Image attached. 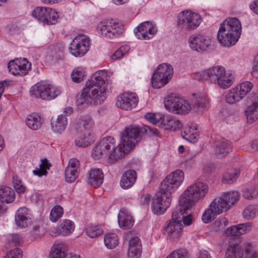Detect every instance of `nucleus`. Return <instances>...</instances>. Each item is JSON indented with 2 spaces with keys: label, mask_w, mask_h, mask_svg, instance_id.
Listing matches in <instances>:
<instances>
[{
  "label": "nucleus",
  "mask_w": 258,
  "mask_h": 258,
  "mask_svg": "<svg viewBox=\"0 0 258 258\" xmlns=\"http://www.w3.org/2000/svg\"><path fill=\"white\" fill-rule=\"evenodd\" d=\"M139 127L130 126L126 128L121 137V142L115 148L114 139L111 137L103 138L93 150V156L96 159L108 156L109 162L113 163L124 156L130 148L140 140Z\"/></svg>",
  "instance_id": "1"
},
{
  "label": "nucleus",
  "mask_w": 258,
  "mask_h": 258,
  "mask_svg": "<svg viewBox=\"0 0 258 258\" xmlns=\"http://www.w3.org/2000/svg\"><path fill=\"white\" fill-rule=\"evenodd\" d=\"M106 73L98 71L94 73L86 82L82 93L76 96L78 104H97L103 102L106 98L108 84Z\"/></svg>",
  "instance_id": "2"
},
{
  "label": "nucleus",
  "mask_w": 258,
  "mask_h": 258,
  "mask_svg": "<svg viewBox=\"0 0 258 258\" xmlns=\"http://www.w3.org/2000/svg\"><path fill=\"white\" fill-rule=\"evenodd\" d=\"M241 33V25L239 20L235 18H229L221 24L217 39L223 46L229 47L235 44Z\"/></svg>",
  "instance_id": "3"
},
{
  "label": "nucleus",
  "mask_w": 258,
  "mask_h": 258,
  "mask_svg": "<svg viewBox=\"0 0 258 258\" xmlns=\"http://www.w3.org/2000/svg\"><path fill=\"white\" fill-rule=\"evenodd\" d=\"M200 79L209 80L211 83L217 84L222 89H227L233 84L232 74L226 72L222 66H216L207 69L199 75Z\"/></svg>",
  "instance_id": "4"
},
{
  "label": "nucleus",
  "mask_w": 258,
  "mask_h": 258,
  "mask_svg": "<svg viewBox=\"0 0 258 258\" xmlns=\"http://www.w3.org/2000/svg\"><path fill=\"white\" fill-rule=\"evenodd\" d=\"M209 190L208 185L204 182L198 181L190 185L184 191L180 197V203L187 204L191 207L196 203L204 199Z\"/></svg>",
  "instance_id": "5"
},
{
  "label": "nucleus",
  "mask_w": 258,
  "mask_h": 258,
  "mask_svg": "<svg viewBox=\"0 0 258 258\" xmlns=\"http://www.w3.org/2000/svg\"><path fill=\"white\" fill-rule=\"evenodd\" d=\"M240 198V194L237 191L225 193L216 198L210 205L217 214H220L229 210Z\"/></svg>",
  "instance_id": "6"
},
{
  "label": "nucleus",
  "mask_w": 258,
  "mask_h": 258,
  "mask_svg": "<svg viewBox=\"0 0 258 258\" xmlns=\"http://www.w3.org/2000/svg\"><path fill=\"white\" fill-rule=\"evenodd\" d=\"M173 74V68L170 64L166 63L160 64L152 75V87L155 89L163 87L171 79Z\"/></svg>",
  "instance_id": "7"
},
{
  "label": "nucleus",
  "mask_w": 258,
  "mask_h": 258,
  "mask_svg": "<svg viewBox=\"0 0 258 258\" xmlns=\"http://www.w3.org/2000/svg\"><path fill=\"white\" fill-rule=\"evenodd\" d=\"M124 30L123 25L113 19L104 20L97 26L98 33L109 39L118 36Z\"/></svg>",
  "instance_id": "8"
},
{
  "label": "nucleus",
  "mask_w": 258,
  "mask_h": 258,
  "mask_svg": "<svg viewBox=\"0 0 258 258\" xmlns=\"http://www.w3.org/2000/svg\"><path fill=\"white\" fill-rule=\"evenodd\" d=\"M60 93V90L55 86L42 81L35 84L31 90V96L48 100L55 98Z\"/></svg>",
  "instance_id": "9"
},
{
  "label": "nucleus",
  "mask_w": 258,
  "mask_h": 258,
  "mask_svg": "<svg viewBox=\"0 0 258 258\" xmlns=\"http://www.w3.org/2000/svg\"><path fill=\"white\" fill-rule=\"evenodd\" d=\"M202 20L199 14L190 10H184L178 15V24L184 30H195L199 26Z\"/></svg>",
  "instance_id": "10"
},
{
  "label": "nucleus",
  "mask_w": 258,
  "mask_h": 258,
  "mask_svg": "<svg viewBox=\"0 0 258 258\" xmlns=\"http://www.w3.org/2000/svg\"><path fill=\"white\" fill-rule=\"evenodd\" d=\"M184 179L183 172L177 169L168 175L160 184L161 191L172 195L181 184Z\"/></svg>",
  "instance_id": "11"
},
{
  "label": "nucleus",
  "mask_w": 258,
  "mask_h": 258,
  "mask_svg": "<svg viewBox=\"0 0 258 258\" xmlns=\"http://www.w3.org/2000/svg\"><path fill=\"white\" fill-rule=\"evenodd\" d=\"M172 200V196L164 191L157 192L152 198L151 210L156 215L164 214L169 207Z\"/></svg>",
  "instance_id": "12"
},
{
  "label": "nucleus",
  "mask_w": 258,
  "mask_h": 258,
  "mask_svg": "<svg viewBox=\"0 0 258 258\" xmlns=\"http://www.w3.org/2000/svg\"><path fill=\"white\" fill-rule=\"evenodd\" d=\"M32 16L48 25L56 24L58 18V14L55 10L42 7L35 8L32 12Z\"/></svg>",
  "instance_id": "13"
},
{
  "label": "nucleus",
  "mask_w": 258,
  "mask_h": 258,
  "mask_svg": "<svg viewBox=\"0 0 258 258\" xmlns=\"http://www.w3.org/2000/svg\"><path fill=\"white\" fill-rule=\"evenodd\" d=\"M70 48V52L75 56L84 55L89 49V39L84 35L79 34L73 40Z\"/></svg>",
  "instance_id": "14"
},
{
  "label": "nucleus",
  "mask_w": 258,
  "mask_h": 258,
  "mask_svg": "<svg viewBox=\"0 0 258 258\" xmlns=\"http://www.w3.org/2000/svg\"><path fill=\"white\" fill-rule=\"evenodd\" d=\"M9 71L15 76L26 75L31 69V63L25 58L10 61L8 65Z\"/></svg>",
  "instance_id": "15"
},
{
  "label": "nucleus",
  "mask_w": 258,
  "mask_h": 258,
  "mask_svg": "<svg viewBox=\"0 0 258 258\" xmlns=\"http://www.w3.org/2000/svg\"><path fill=\"white\" fill-rule=\"evenodd\" d=\"M134 31L136 37L139 39L149 40L156 34L157 28L153 22L145 21L139 25Z\"/></svg>",
  "instance_id": "16"
},
{
  "label": "nucleus",
  "mask_w": 258,
  "mask_h": 258,
  "mask_svg": "<svg viewBox=\"0 0 258 258\" xmlns=\"http://www.w3.org/2000/svg\"><path fill=\"white\" fill-rule=\"evenodd\" d=\"M138 101V97L136 93H124L116 98L115 105L122 109L129 110L136 107Z\"/></svg>",
  "instance_id": "17"
},
{
  "label": "nucleus",
  "mask_w": 258,
  "mask_h": 258,
  "mask_svg": "<svg viewBox=\"0 0 258 258\" xmlns=\"http://www.w3.org/2000/svg\"><path fill=\"white\" fill-rule=\"evenodd\" d=\"M189 47L194 50L204 51L211 45L212 40L205 36L195 34L191 35L188 39Z\"/></svg>",
  "instance_id": "18"
},
{
  "label": "nucleus",
  "mask_w": 258,
  "mask_h": 258,
  "mask_svg": "<svg viewBox=\"0 0 258 258\" xmlns=\"http://www.w3.org/2000/svg\"><path fill=\"white\" fill-rule=\"evenodd\" d=\"M182 230V223L168 221L164 227L163 234L168 239L174 241L178 239L181 236Z\"/></svg>",
  "instance_id": "19"
},
{
  "label": "nucleus",
  "mask_w": 258,
  "mask_h": 258,
  "mask_svg": "<svg viewBox=\"0 0 258 258\" xmlns=\"http://www.w3.org/2000/svg\"><path fill=\"white\" fill-rule=\"evenodd\" d=\"M15 221L17 225L21 228H26L32 223V216L29 209L26 207L20 208L15 214Z\"/></svg>",
  "instance_id": "20"
},
{
  "label": "nucleus",
  "mask_w": 258,
  "mask_h": 258,
  "mask_svg": "<svg viewBox=\"0 0 258 258\" xmlns=\"http://www.w3.org/2000/svg\"><path fill=\"white\" fill-rule=\"evenodd\" d=\"M118 222L120 227L123 229H129L134 224V220L130 211L122 209L118 215Z\"/></svg>",
  "instance_id": "21"
},
{
  "label": "nucleus",
  "mask_w": 258,
  "mask_h": 258,
  "mask_svg": "<svg viewBox=\"0 0 258 258\" xmlns=\"http://www.w3.org/2000/svg\"><path fill=\"white\" fill-rule=\"evenodd\" d=\"M142 252V244L138 237H134L129 241L128 249V258H140Z\"/></svg>",
  "instance_id": "22"
},
{
  "label": "nucleus",
  "mask_w": 258,
  "mask_h": 258,
  "mask_svg": "<svg viewBox=\"0 0 258 258\" xmlns=\"http://www.w3.org/2000/svg\"><path fill=\"white\" fill-rule=\"evenodd\" d=\"M231 151L230 143L226 140H222L216 142L214 153L218 158L226 156Z\"/></svg>",
  "instance_id": "23"
},
{
  "label": "nucleus",
  "mask_w": 258,
  "mask_h": 258,
  "mask_svg": "<svg viewBox=\"0 0 258 258\" xmlns=\"http://www.w3.org/2000/svg\"><path fill=\"white\" fill-rule=\"evenodd\" d=\"M104 174L100 169H91L88 172V182L93 187H97L103 182Z\"/></svg>",
  "instance_id": "24"
},
{
  "label": "nucleus",
  "mask_w": 258,
  "mask_h": 258,
  "mask_svg": "<svg viewBox=\"0 0 258 258\" xmlns=\"http://www.w3.org/2000/svg\"><path fill=\"white\" fill-rule=\"evenodd\" d=\"M136 179V172L134 170H128L122 175L120 185L123 189L129 188L134 185Z\"/></svg>",
  "instance_id": "25"
},
{
  "label": "nucleus",
  "mask_w": 258,
  "mask_h": 258,
  "mask_svg": "<svg viewBox=\"0 0 258 258\" xmlns=\"http://www.w3.org/2000/svg\"><path fill=\"white\" fill-rule=\"evenodd\" d=\"M182 126L180 120L174 116H164L162 119L161 126L166 130L175 131L180 129Z\"/></svg>",
  "instance_id": "26"
},
{
  "label": "nucleus",
  "mask_w": 258,
  "mask_h": 258,
  "mask_svg": "<svg viewBox=\"0 0 258 258\" xmlns=\"http://www.w3.org/2000/svg\"><path fill=\"white\" fill-rule=\"evenodd\" d=\"M181 135L185 140L191 143H196L199 136L198 126L196 124H191L185 127Z\"/></svg>",
  "instance_id": "27"
},
{
  "label": "nucleus",
  "mask_w": 258,
  "mask_h": 258,
  "mask_svg": "<svg viewBox=\"0 0 258 258\" xmlns=\"http://www.w3.org/2000/svg\"><path fill=\"white\" fill-rule=\"evenodd\" d=\"M191 104L195 110L202 111L209 107V100L205 96L198 95L192 99Z\"/></svg>",
  "instance_id": "28"
},
{
  "label": "nucleus",
  "mask_w": 258,
  "mask_h": 258,
  "mask_svg": "<svg viewBox=\"0 0 258 258\" xmlns=\"http://www.w3.org/2000/svg\"><path fill=\"white\" fill-rule=\"evenodd\" d=\"M190 206H188L187 204H181L179 202V205L177 206L172 212V219L169 221H172L176 223H181L183 220V214L187 211Z\"/></svg>",
  "instance_id": "29"
},
{
  "label": "nucleus",
  "mask_w": 258,
  "mask_h": 258,
  "mask_svg": "<svg viewBox=\"0 0 258 258\" xmlns=\"http://www.w3.org/2000/svg\"><path fill=\"white\" fill-rule=\"evenodd\" d=\"M67 251V248L64 243H55L51 248L49 258H64Z\"/></svg>",
  "instance_id": "30"
},
{
  "label": "nucleus",
  "mask_w": 258,
  "mask_h": 258,
  "mask_svg": "<svg viewBox=\"0 0 258 258\" xmlns=\"http://www.w3.org/2000/svg\"><path fill=\"white\" fill-rule=\"evenodd\" d=\"M15 199V194L12 188L7 186H0V200L2 202L11 203Z\"/></svg>",
  "instance_id": "31"
},
{
  "label": "nucleus",
  "mask_w": 258,
  "mask_h": 258,
  "mask_svg": "<svg viewBox=\"0 0 258 258\" xmlns=\"http://www.w3.org/2000/svg\"><path fill=\"white\" fill-rule=\"evenodd\" d=\"M95 136L90 131H86L75 141V145L79 147L88 146L95 141Z\"/></svg>",
  "instance_id": "32"
},
{
  "label": "nucleus",
  "mask_w": 258,
  "mask_h": 258,
  "mask_svg": "<svg viewBox=\"0 0 258 258\" xmlns=\"http://www.w3.org/2000/svg\"><path fill=\"white\" fill-rule=\"evenodd\" d=\"M240 173V170L239 167L228 169L223 174L222 181L225 183L231 184L237 179Z\"/></svg>",
  "instance_id": "33"
},
{
  "label": "nucleus",
  "mask_w": 258,
  "mask_h": 258,
  "mask_svg": "<svg viewBox=\"0 0 258 258\" xmlns=\"http://www.w3.org/2000/svg\"><path fill=\"white\" fill-rule=\"evenodd\" d=\"M180 97L173 94L168 96L164 102V106L169 112L175 114Z\"/></svg>",
  "instance_id": "34"
},
{
  "label": "nucleus",
  "mask_w": 258,
  "mask_h": 258,
  "mask_svg": "<svg viewBox=\"0 0 258 258\" xmlns=\"http://www.w3.org/2000/svg\"><path fill=\"white\" fill-rule=\"evenodd\" d=\"M27 125L33 130H37L40 128L42 124V120L38 114L32 113L27 116L26 119Z\"/></svg>",
  "instance_id": "35"
},
{
  "label": "nucleus",
  "mask_w": 258,
  "mask_h": 258,
  "mask_svg": "<svg viewBox=\"0 0 258 258\" xmlns=\"http://www.w3.org/2000/svg\"><path fill=\"white\" fill-rule=\"evenodd\" d=\"M244 250L238 244L230 245L227 248L225 258H242Z\"/></svg>",
  "instance_id": "36"
},
{
  "label": "nucleus",
  "mask_w": 258,
  "mask_h": 258,
  "mask_svg": "<svg viewBox=\"0 0 258 258\" xmlns=\"http://www.w3.org/2000/svg\"><path fill=\"white\" fill-rule=\"evenodd\" d=\"M67 124V118L63 115H58L56 120L51 122L53 131L58 133H62L65 130Z\"/></svg>",
  "instance_id": "37"
},
{
  "label": "nucleus",
  "mask_w": 258,
  "mask_h": 258,
  "mask_svg": "<svg viewBox=\"0 0 258 258\" xmlns=\"http://www.w3.org/2000/svg\"><path fill=\"white\" fill-rule=\"evenodd\" d=\"M257 98H254L252 104L248 106L245 111V115L247 119L250 122H253L258 118L257 108L258 107Z\"/></svg>",
  "instance_id": "38"
},
{
  "label": "nucleus",
  "mask_w": 258,
  "mask_h": 258,
  "mask_svg": "<svg viewBox=\"0 0 258 258\" xmlns=\"http://www.w3.org/2000/svg\"><path fill=\"white\" fill-rule=\"evenodd\" d=\"M225 98L226 102L230 104H235L242 99L241 95L235 87L228 91L225 95Z\"/></svg>",
  "instance_id": "39"
},
{
  "label": "nucleus",
  "mask_w": 258,
  "mask_h": 258,
  "mask_svg": "<svg viewBox=\"0 0 258 258\" xmlns=\"http://www.w3.org/2000/svg\"><path fill=\"white\" fill-rule=\"evenodd\" d=\"M243 217L246 220H251L258 216V205H249L246 206L242 212Z\"/></svg>",
  "instance_id": "40"
},
{
  "label": "nucleus",
  "mask_w": 258,
  "mask_h": 258,
  "mask_svg": "<svg viewBox=\"0 0 258 258\" xmlns=\"http://www.w3.org/2000/svg\"><path fill=\"white\" fill-rule=\"evenodd\" d=\"M104 242L107 248L113 249L118 244V237L114 233H109L105 235Z\"/></svg>",
  "instance_id": "41"
},
{
  "label": "nucleus",
  "mask_w": 258,
  "mask_h": 258,
  "mask_svg": "<svg viewBox=\"0 0 258 258\" xmlns=\"http://www.w3.org/2000/svg\"><path fill=\"white\" fill-rule=\"evenodd\" d=\"M191 108V104L189 102L180 97L175 114L182 115L188 114L190 112Z\"/></svg>",
  "instance_id": "42"
},
{
  "label": "nucleus",
  "mask_w": 258,
  "mask_h": 258,
  "mask_svg": "<svg viewBox=\"0 0 258 258\" xmlns=\"http://www.w3.org/2000/svg\"><path fill=\"white\" fill-rule=\"evenodd\" d=\"M86 72L84 68L78 67L75 68L71 74V78L73 81L76 83H80L86 77Z\"/></svg>",
  "instance_id": "43"
},
{
  "label": "nucleus",
  "mask_w": 258,
  "mask_h": 258,
  "mask_svg": "<svg viewBox=\"0 0 258 258\" xmlns=\"http://www.w3.org/2000/svg\"><path fill=\"white\" fill-rule=\"evenodd\" d=\"M253 85L251 83L246 81L240 83L235 88L243 99L250 91Z\"/></svg>",
  "instance_id": "44"
},
{
  "label": "nucleus",
  "mask_w": 258,
  "mask_h": 258,
  "mask_svg": "<svg viewBox=\"0 0 258 258\" xmlns=\"http://www.w3.org/2000/svg\"><path fill=\"white\" fill-rule=\"evenodd\" d=\"M87 235L91 238L98 237L103 233L102 229L98 225L90 224L86 229Z\"/></svg>",
  "instance_id": "45"
},
{
  "label": "nucleus",
  "mask_w": 258,
  "mask_h": 258,
  "mask_svg": "<svg viewBox=\"0 0 258 258\" xmlns=\"http://www.w3.org/2000/svg\"><path fill=\"white\" fill-rule=\"evenodd\" d=\"M61 234L68 235L72 233L74 230L75 225L72 221L69 220H64L60 224Z\"/></svg>",
  "instance_id": "46"
},
{
  "label": "nucleus",
  "mask_w": 258,
  "mask_h": 258,
  "mask_svg": "<svg viewBox=\"0 0 258 258\" xmlns=\"http://www.w3.org/2000/svg\"><path fill=\"white\" fill-rule=\"evenodd\" d=\"M51 165L46 159L42 160V162L40 165L39 168H36L33 170V173L35 175L39 176L46 175L47 172V169H49Z\"/></svg>",
  "instance_id": "47"
},
{
  "label": "nucleus",
  "mask_w": 258,
  "mask_h": 258,
  "mask_svg": "<svg viewBox=\"0 0 258 258\" xmlns=\"http://www.w3.org/2000/svg\"><path fill=\"white\" fill-rule=\"evenodd\" d=\"M164 115L159 114H153L151 113H147L145 115V118L153 124L161 126L162 123V119Z\"/></svg>",
  "instance_id": "48"
},
{
  "label": "nucleus",
  "mask_w": 258,
  "mask_h": 258,
  "mask_svg": "<svg viewBox=\"0 0 258 258\" xmlns=\"http://www.w3.org/2000/svg\"><path fill=\"white\" fill-rule=\"evenodd\" d=\"M229 223L228 220L225 217H221L217 219L212 225V228L215 231H221L225 229Z\"/></svg>",
  "instance_id": "49"
},
{
  "label": "nucleus",
  "mask_w": 258,
  "mask_h": 258,
  "mask_svg": "<svg viewBox=\"0 0 258 258\" xmlns=\"http://www.w3.org/2000/svg\"><path fill=\"white\" fill-rule=\"evenodd\" d=\"M79 170H72L70 168H66L64 176L67 182L72 183L74 182L79 176Z\"/></svg>",
  "instance_id": "50"
},
{
  "label": "nucleus",
  "mask_w": 258,
  "mask_h": 258,
  "mask_svg": "<svg viewBox=\"0 0 258 258\" xmlns=\"http://www.w3.org/2000/svg\"><path fill=\"white\" fill-rule=\"evenodd\" d=\"M63 209L59 206H55L50 211L49 219L52 222L57 221L62 215Z\"/></svg>",
  "instance_id": "51"
},
{
  "label": "nucleus",
  "mask_w": 258,
  "mask_h": 258,
  "mask_svg": "<svg viewBox=\"0 0 258 258\" xmlns=\"http://www.w3.org/2000/svg\"><path fill=\"white\" fill-rule=\"evenodd\" d=\"M216 212L214 211V210L210 207L206 209L202 215V220L205 223H208L211 222L214 219L215 216L218 215Z\"/></svg>",
  "instance_id": "52"
},
{
  "label": "nucleus",
  "mask_w": 258,
  "mask_h": 258,
  "mask_svg": "<svg viewBox=\"0 0 258 258\" xmlns=\"http://www.w3.org/2000/svg\"><path fill=\"white\" fill-rule=\"evenodd\" d=\"M130 49V46L127 45L121 46L111 56V59L115 60L120 58L129 51Z\"/></svg>",
  "instance_id": "53"
},
{
  "label": "nucleus",
  "mask_w": 258,
  "mask_h": 258,
  "mask_svg": "<svg viewBox=\"0 0 258 258\" xmlns=\"http://www.w3.org/2000/svg\"><path fill=\"white\" fill-rule=\"evenodd\" d=\"M13 183L14 187L17 192L19 194L24 192L25 186L23 185L20 178L17 175L13 176Z\"/></svg>",
  "instance_id": "54"
},
{
  "label": "nucleus",
  "mask_w": 258,
  "mask_h": 258,
  "mask_svg": "<svg viewBox=\"0 0 258 258\" xmlns=\"http://www.w3.org/2000/svg\"><path fill=\"white\" fill-rule=\"evenodd\" d=\"M166 258H187V252L184 249H178L171 252Z\"/></svg>",
  "instance_id": "55"
},
{
  "label": "nucleus",
  "mask_w": 258,
  "mask_h": 258,
  "mask_svg": "<svg viewBox=\"0 0 258 258\" xmlns=\"http://www.w3.org/2000/svg\"><path fill=\"white\" fill-rule=\"evenodd\" d=\"M23 252L19 248H15L9 251L3 258H22Z\"/></svg>",
  "instance_id": "56"
},
{
  "label": "nucleus",
  "mask_w": 258,
  "mask_h": 258,
  "mask_svg": "<svg viewBox=\"0 0 258 258\" xmlns=\"http://www.w3.org/2000/svg\"><path fill=\"white\" fill-rule=\"evenodd\" d=\"M258 195V191L255 187L246 189L243 191V196L247 199H251L256 198Z\"/></svg>",
  "instance_id": "57"
},
{
  "label": "nucleus",
  "mask_w": 258,
  "mask_h": 258,
  "mask_svg": "<svg viewBox=\"0 0 258 258\" xmlns=\"http://www.w3.org/2000/svg\"><path fill=\"white\" fill-rule=\"evenodd\" d=\"M252 226V222H246L245 223L238 224L240 235L249 232L251 230Z\"/></svg>",
  "instance_id": "58"
},
{
  "label": "nucleus",
  "mask_w": 258,
  "mask_h": 258,
  "mask_svg": "<svg viewBox=\"0 0 258 258\" xmlns=\"http://www.w3.org/2000/svg\"><path fill=\"white\" fill-rule=\"evenodd\" d=\"M9 240L16 245H21L23 243L24 239L18 234H13L9 236Z\"/></svg>",
  "instance_id": "59"
},
{
  "label": "nucleus",
  "mask_w": 258,
  "mask_h": 258,
  "mask_svg": "<svg viewBox=\"0 0 258 258\" xmlns=\"http://www.w3.org/2000/svg\"><path fill=\"white\" fill-rule=\"evenodd\" d=\"M225 234L227 236H239V231L238 230V225L232 226L228 228L225 231Z\"/></svg>",
  "instance_id": "60"
},
{
  "label": "nucleus",
  "mask_w": 258,
  "mask_h": 258,
  "mask_svg": "<svg viewBox=\"0 0 258 258\" xmlns=\"http://www.w3.org/2000/svg\"><path fill=\"white\" fill-rule=\"evenodd\" d=\"M79 161L76 158H73L69 160L67 168H70V169L79 170Z\"/></svg>",
  "instance_id": "61"
},
{
  "label": "nucleus",
  "mask_w": 258,
  "mask_h": 258,
  "mask_svg": "<svg viewBox=\"0 0 258 258\" xmlns=\"http://www.w3.org/2000/svg\"><path fill=\"white\" fill-rule=\"evenodd\" d=\"M80 124V127L82 125L85 129H89L92 126L93 122L91 119L90 118V117H87L86 120L81 121Z\"/></svg>",
  "instance_id": "62"
},
{
  "label": "nucleus",
  "mask_w": 258,
  "mask_h": 258,
  "mask_svg": "<svg viewBox=\"0 0 258 258\" xmlns=\"http://www.w3.org/2000/svg\"><path fill=\"white\" fill-rule=\"evenodd\" d=\"M192 221V217L191 215H187V213L185 212V213L183 214V220H182V222H183L184 225H189L191 223Z\"/></svg>",
  "instance_id": "63"
},
{
  "label": "nucleus",
  "mask_w": 258,
  "mask_h": 258,
  "mask_svg": "<svg viewBox=\"0 0 258 258\" xmlns=\"http://www.w3.org/2000/svg\"><path fill=\"white\" fill-rule=\"evenodd\" d=\"M151 195L149 194H145L143 195L141 198V202L143 204H148L150 201Z\"/></svg>",
  "instance_id": "64"
}]
</instances>
